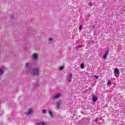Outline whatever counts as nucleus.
<instances>
[{"instance_id": "obj_1", "label": "nucleus", "mask_w": 125, "mask_h": 125, "mask_svg": "<svg viewBox=\"0 0 125 125\" xmlns=\"http://www.w3.org/2000/svg\"><path fill=\"white\" fill-rule=\"evenodd\" d=\"M26 68L28 73H31L32 71V74L33 76H39L40 75V70L39 69H32V66L30 65L28 62L26 63Z\"/></svg>"}, {"instance_id": "obj_2", "label": "nucleus", "mask_w": 125, "mask_h": 125, "mask_svg": "<svg viewBox=\"0 0 125 125\" xmlns=\"http://www.w3.org/2000/svg\"><path fill=\"white\" fill-rule=\"evenodd\" d=\"M32 59L34 61H38L39 60V54L33 53L32 54Z\"/></svg>"}, {"instance_id": "obj_3", "label": "nucleus", "mask_w": 125, "mask_h": 125, "mask_svg": "<svg viewBox=\"0 0 125 125\" xmlns=\"http://www.w3.org/2000/svg\"><path fill=\"white\" fill-rule=\"evenodd\" d=\"M56 105H57V110H59L60 108V106H61V104H62V101H61V100H59L58 102H56Z\"/></svg>"}, {"instance_id": "obj_4", "label": "nucleus", "mask_w": 125, "mask_h": 125, "mask_svg": "<svg viewBox=\"0 0 125 125\" xmlns=\"http://www.w3.org/2000/svg\"><path fill=\"white\" fill-rule=\"evenodd\" d=\"M73 74L72 73H70L67 78V82H68V83H71V82H72V79H73L72 77Z\"/></svg>"}, {"instance_id": "obj_5", "label": "nucleus", "mask_w": 125, "mask_h": 125, "mask_svg": "<svg viewBox=\"0 0 125 125\" xmlns=\"http://www.w3.org/2000/svg\"><path fill=\"white\" fill-rule=\"evenodd\" d=\"M61 96V94L60 93H58V94L55 95L52 97L53 99H57L59 98Z\"/></svg>"}, {"instance_id": "obj_6", "label": "nucleus", "mask_w": 125, "mask_h": 125, "mask_svg": "<svg viewBox=\"0 0 125 125\" xmlns=\"http://www.w3.org/2000/svg\"><path fill=\"white\" fill-rule=\"evenodd\" d=\"M108 53H109V50H106V53H105V54L104 55V59H106L107 58V56H108Z\"/></svg>"}, {"instance_id": "obj_7", "label": "nucleus", "mask_w": 125, "mask_h": 125, "mask_svg": "<svg viewBox=\"0 0 125 125\" xmlns=\"http://www.w3.org/2000/svg\"><path fill=\"white\" fill-rule=\"evenodd\" d=\"M32 113H33V110L31 109H29L28 110V111H27L25 114L26 115H31V114H32Z\"/></svg>"}, {"instance_id": "obj_8", "label": "nucleus", "mask_w": 125, "mask_h": 125, "mask_svg": "<svg viewBox=\"0 0 125 125\" xmlns=\"http://www.w3.org/2000/svg\"><path fill=\"white\" fill-rule=\"evenodd\" d=\"M114 72L115 73V76H117L118 75H120V72H119V69L118 68H115Z\"/></svg>"}, {"instance_id": "obj_9", "label": "nucleus", "mask_w": 125, "mask_h": 125, "mask_svg": "<svg viewBox=\"0 0 125 125\" xmlns=\"http://www.w3.org/2000/svg\"><path fill=\"white\" fill-rule=\"evenodd\" d=\"M35 125H45V123L44 122H40L36 123Z\"/></svg>"}, {"instance_id": "obj_10", "label": "nucleus", "mask_w": 125, "mask_h": 125, "mask_svg": "<svg viewBox=\"0 0 125 125\" xmlns=\"http://www.w3.org/2000/svg\"><path fill=\"white\" fill-rule=\"evenodd\" d=\"M3 75V67H0V75Z\"/></svg>"}, {"instance_id": "obj_11", "label": "nucleus", "mask_w": 125, "mask_h": 125, "mask_svg": "<svg viewBox=\"0 0 125 125\" xmlns=\"http://www.w3.org/2000/svg\"><path fill=\"white\" fill-rule=\"evenodd\" d=\"M97 97H96L95 96H93V102H96L97 101Z\"/></svg>"}, {"instance_id": "obj_12", "label": "nucleus", "mask_w": 125, "mask_h": 125, "mask_svg": "<svg viewBox=\"0 0 125 125\" xmlns=\"http://www.w3.org/2000/svg\"><path fill=\"white\" fill-rule=\"evenodd\" d=\"M48 113L50 116V117L52 118L53 117V113H52V112H51V111L50 110H49Z\"/></svg>"}, {"instance_id": "obj_13", "label": "nucleus", "mask_w": 125, "mask_h": 125, "mask_svg": "<svg viewBox=\"0 0 125 125\" xmlns=\"http://www.w3.org/2000/svg\"><path fill=\"white\" fill-rule=\"evenodd\" d=\"M3 115V110L0 109V116H2Z\"/></svg>"}, {"instance_id": "obj_14", "label": "nucleus", "mask_w": 125, "mask_h": 125, "mask_svg": "<svg viewBox=\"0 0 125 125\" xmlns=\"http://www.w3.org/2000/svg\"><path fill=\"white\" fill-rule=\"evenodd\" d=\"M80 67L81 69H84V64L82 63L80 65Z\"/></svg>"}, {"instance_id": "obj_15", "label": "nucleus", "mask_w": 125, "mask_h": 125, "mask_svg": "<svg viewBox=\"0 0 125 125\" xmlns=\"http://www.w3.org/2000/svg\"><path fill=\"white\" fill-rule=\"evenodd\" d=\"M63 69H64V66H60L59 68V70L60 71H62L63 70Z\"/></svg>"}, {"instance_id": "obj_16", "label": "nucleus", "mask_w": 125, "mask_h": 125, "mask_svg": "<svg viewBox=\"0 0 125 125\" xmlns=\"http://www.w3.org/2000/svg\"><path fill=\"white\" fill-rule=\"evenodd\" d=\"M42 114H45L46 113V109H42Z\"/></svg>"}, {"instance_id": "obj_17", "label": "nucleus", "mask_w": 125, "mask_h": 125, "mask_svg": "<svg viewBox=\"0 0 125 125\" xmlns=\"http://www.w3.org/2000/svg\"><path fill=\"white\" fill-rule=\"evenodd\" d=\"M83 46V45H79L76 47V49L78 50L79 49V48H80V47H82Z\"/></svg>"}, {"instance_id": "obj_18", "label": "nucleus", "mask_w": 125, "mask_h": 125, "mask_svg": "<svg viewBox=\"0 0 125 125\" xmlns=\"http://www.w3.org/2000/svg\"><path fill=\"white\" fill-rule=\"evenodd\" d=\"M111 83H112V82H111L110 81H108V82H107V85H111Z\"/></svg>"}, {"instance_id": "obj_19", "label": "nucleus", "mask_w": 125, "mask_h": 125, "mask_svg": "<svg viewBox=\"0 0 125 125\" xmlns=\"http://www.w3.org/2000/svg\"><path fill=\"white\" fill-rule=\"evenodd\" d=\"M89 5L90 6H92V5H93V4L91 2H89Z\"/></svg>"}, {"instance_id": "obj_20", "label": "nucleus", "mask_w": 125, "mask_h": 125, "mask_svg": "<svg viewBox=\"0 0 125 125\" xmlns=\"http://www.w3.org/2000/svg\"><path fill=\"white\" fill-rule=\"evenodd\" d=\"M83 29V26L82 25H80L79 30H82Z\"/></svg>"}, {"instance_id": "obj_21", "label": "nucleus", "mask_w": 125, "mask_h": 125, "mask_svg": "<svg viewBox=\"0 0 125 125\" xmlns=\"http://www.w3.org/2000/svg\"><path fill=\"white\" fill-rule=\"evenodd\" d=\"M48 40H49V42H51V41H52V38H49Z\"/></svg>"}, {"instance_id": "obj_22", "label": "nucleus", "mask_w": 125, "mask_h": 125, "mask_svg": "<svg viewBox=\"0 0 125 125\" xmlns=\"http://www.w3.org/2000/svg\"><path fill=\"white\" fill-rule=\"evenodd\" d=\"M94 77L95 78V79H98V76H96V75H94Z\"/></svg>"}, {"instance_id": "obj_23", "label": "nucleus", "mask_w": 125, "mask_h": 125, "mask_svg": "<svg viewBox=\"0 0 125 125\" xmlns=\"http://www.w3.org/2000/svg\"><path fill=\"white\" fill-rule=\"evenodd\" d=\"M10 17L11 19H13V16H12V15H10Z\"/></svg>"}, {"instance_id": "obj_24", "label": "nucleus", "mask_w": 125, "mask_h": 125, "mask_svg": "<svg viewBox=\"0 0 125 125\" xmlns=\"http://www.w3.org/2000/svg\"><path fill=\"white\" fill-rule=\"evenodd\" d=\"M97 121H98V119L97 118H96V120H95V123H97Z\"/></svg>"}, {"instance_id": "obj_25", "label": "nucleus", "mask_w": 125, "mask_h": 125, "mask_svg": "<svg viewBox=\"0 0 125 125\" xmlns=\"http://www.w3.org/2000/svg\"><path fill=\"white\" fill-rule=\"evenodd\" d=\"M82 108H83V109H85V108H84V106H82Z\"/></svg>"}]
</instances>
